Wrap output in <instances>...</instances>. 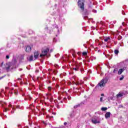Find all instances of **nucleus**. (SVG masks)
Wrapping results in <instances>:
<instances>
[{
  "mask_svg": "<svg viewBox=\"0 0 128 128\" xmlns=\"http://www.w3.org/2000/svg\"><path fill=\"white\" fill-rule=\"evenodd\" d=\"M16 59H13L12 62L4 64V62H2L0 64V67L2 68L4 70H6L7 72H8L10 70L16 68Z\"/></svg>",
  "mask_w": 128,
  "mask_h": 128,
  "instance_id": "nucleus-1",
  "label": "nucleus"
},
{
  "mask_svg": "<svg viewBox=\"0 0 128 128\" xmlns=\"http://www.w3.org/2000/svg\"><path fill=\"white\" fill-rule=\"evenodd\" d=\"M52 29H54V30L56 32V36H58V34H60V30H58V26L56 24H54L52 26L50 24L47 25L45 28V30H46L50 34Z\"/></svg>",
  "mask_w": 128,
  "mask_h": 128,
  "instance_id": "nucleus-2",
  "label": "nucleus"
},
{
  "mask_svg": "<svg viewBox=\"0 0 128 128\" xmlns=\"http://www.w3.org/2000/svg\"><path fill=\"white\" fill-rule=\"evenodd\" d=\"M86 2V0H78V6L80 8L81 12H82V14L84 16H85L84 18V20H86V18H88V17L86 16H88V11L86 10L84 12V2Z\"/></svg>",
  "mask_w": 128,
  "mask_h": 128,
  "instance_id": "nucleus-3",
  "label": "nucleus"
},
{
  "mask_svg": "<svg viewBox=\"0 0 128 128\" xmlns=\"http://www.w3.org/2000/svg\"><path fill=\"white\" fill-rule=\"evenodd\" d=\"M108 78H104L98 84V86H100V88H104V86H106V84L108 83Z\"/></svg>",
  "mask_w": 128,
  "mask_h": 128,
  "instance_id": "nucleus-4",
  "label": "nucleus"
},
{
  "mask_svg": "<svg viewBox=\"0 0 128 128\" xmlns=\"http://www.w3.org/2000/svg\"><path fill=\"white\" fill-rule=\"evenodd\" d=\"M92 122L94 124H100V119H98V118L95 116L92 118Z\"/></svg>",
  "mask_w": 128,
  "mask_h": 128,
  "instance_id": "nucleus-5",
  "label": "nucleus"
},
{
  "mask_svg": "<svg viewBox=\"0 0 128 128\" xmlns=\"http://www.w3.org/2000/svg\"><path fill=\"white\" fill-rule=\"evenodd\" d=\"M82 64V62L77 64H76V67L73 68L74 70H76V72H78V70H80V68Z\"/></svg>",
  "mask_w": 128,
  "mask_h": 128,
  "instance_id": "nucleus-6",
  "label": "nucleus"
},
{
  "mask_svg": "<svg viewBox=\"0 0 128 128\" xmlns=\"http://www.w3.org/2000/svg\"><path fill=\"white\" fill-rule=\"evenodd\" d=\"M48 48H46V50H44L43 51H42V54H40V58H44V56H46L48 54Z\"/></svg>",
  "mask_w": 128,
  "mask_h": 128,
  "instance_id": "nucleus-7",
  "label": "nucleus"
},
{
  "mask_svg": "<svg viewBox=\"0 0 128 128\" xmlns=\"http://www.w3.org/2000/svg\"><path fill=\"white\" fill-rule=\"evenodd\" d=\"M8 108H12V110L11 111V114H14V112H16V108H14V106H12V102H9L8 106Z\"/></svg>",
  "mask_w": 128,
  "mask_h": 128,
  "instance_id": "nucleus-8",
  "label": "nucleus"
},
{
  "mask_svg": "<svg viewBox=\"0 0 128 128\" xmlns=\"http://www.w3.org/2000/svg\"><path fill=\"white\" fill-rule=\"evenodd\" d=\"M25 50L26 52H32V47L30 46H27L25 47Z\"/></svg>",
  "mask_w": 128,
  "mask_h": 128,
  "instance_id": "nucleus-9",
  "label": "nucleus"
},
{
  "mask_svg": "<svg viewBox=\"0 0 128 128\" xmlns=\"http://www.w3.org/2000/svg\"><path fill=\"white\" fill-rule=\"evenodd\" d=\"M126 70V67H124L122 68L119 69V70L118 71V74H122V72H124V70Z\"/></svg>",
  "mask_w": 128,
  "mask_h": 128,
  "instance_id": "nucleus-10",
  "label": "nucleus"
},
{
  "mask_svg": "<svg viewBox=\"0 0 128 128\" xmlns=\"http://www.w3.org/2000/svg\"><path fill=\"white\" fill-rule=\"evenodd\" d=\"M40 56V52L38 51H36L34 52V60H36Z\"/></svg>",
  "mask_w": 128,
  "mask_h": 128,
  "instance_id": "nucleus-11",
  "label": "nucleus"
},
{
  "mask_svg": "<svg viewBox=\"0 0 128 128\" xmlns=\"http://www.w3.org/2000/svg\"><path fill=\"white\" fill-rule=\"evenodd\" d=\"M84 83V81L82 80H80V81H78L76 82H74L73 84H76V86H78L80 84H82Z\"/></svg>",
  "mask_w": 128,
  "mask_h": 128,
  "instance_id": "nucleus-12",
  "label": "nucleus"
},
{
  "mask_svg": "<svg viewBox=\"0 0 128 128\" xmlns=\"http://www.w3.org/2000/svg\"><path fill=\"white\" fill-rule=\"evenodd\" d=\"M27 60H28V62H32V60H34V56L32 55L28 56Z\"/></svg>",
  "mask_w": 128,
  "mask_h": 128,
  "instance_id": "nucleus-13",
  "label": "nucleus"
},
{
  "mask_svg": "<svg viewBox=\"0 0 128 128\" xmlns=\"http://www.w3.org/2000/svg\"><path fill=\"white\" fill-rule=\"evenodd\" d=\"M126 96V93L124 92H120L118 94L116 95L117 98H122Z\"/></svg>",
  "mask_w": 128,
  "mask_h": 128,
  "instance_id": "nucleus-14",
  "label": "nucleus"
},
{
  "mask_svg": "<svg viewBox=\"0 0 128 128\" xmlns=\"http://www.w3.org/2000/svg\"><path fill=\"white\" fill-rule=\"evenodd\" d=\"M70 116L72 118H74L76 116V112L74 110H72L70 112Z\"/></svg>",
  "mask_w": 128,
  "mask_h": 128,
  "instance_id": "nucleus-15",
  "label": "nucleus"
},
{
  "mask_svg": "<svg viewBox=\"0 0 128 128\" xmlns=\"http://www.w3.org/2000/svg\"><path fill=\"white\" fill-rule=\"evenodd\" d=\"M105 118H110V112H107L105 114Z\"/></svg>",
  "mask_w": 128,
  "mask_h": 128,
  "instance_id": "nucleus-16",
  "label": "nucleus"
},
{
  "mask_svg": "<svg viewBox=\"0 0 128 128\" xmlns=\"http://www.w3.org/2000/svg\"><path fill=\"white\" fill-rule=\"evenodd\" d=\"M109 40H110V36L106 37V38L104 39V42H110Z\"/></svg>",
  "mask_w": 128,
  "mask_h": 128,
  "instance_id": "nucleus-17",
  "label": "nucleus"
},
{
  "mask_svg": "<svg viewBox=\"0 0 128 128\" xmlns=\"http://www.w3.org/2000/svg\"><path fill=\"white\" fill-rule=\"evenodd\" d=\"M118 52H120V51L118 50H114V53L116 56H118Z\"/></svg>",
  "mask_w": 128,
  "mask_h": 128,
  "instance_id": "nucleus-18",
  "label": "nucleus"
},
{
  "mask_svg": "<svg viewBox=\"0 0 128 128\" xmlns=\"http://www.w3.org/2000/svg\"><path fill=\"white\" fill-rule=\"evenodd\" d=\"M8 110H10V109L8 108H4V110L3 111L4 112H8Z\"/></svg>",
  "mask_w": 128,
  "mask_h": 128,
  "instance_id": "nucleus-19",
  "label": "nucleus"
},
{
  "mask_svg": "<svg viewBox=\"0 0 128 128\" xmlns=\"http://www.w3.org/2000/svg\"><path fill=\"white\" fill-rule=\"evenodd\" d=\"M108 110V108L106 107H103L101 108V110H102V112H106V110Z\"/></svg>",
  "mask_w": 128,
  "mask_h": 128,
  "instance_id": "nucleus-20",
  "label": "nucleus"
},
{
  "mask_svg": "<svg viewBox=\"0 0 128 128\" xmlns=\"http://www.w3.org/2000/svg\"><path fill=\"white\" fill-rule=\"evenodd\" d=\"M80 72H82V74L83 72H84V68H82V66H81V67L80 68Z\"/></svg>",
  "mask_w": 128,
  "mask_h": 128,
  "instance_id": "nucleus-21",
  "label": "nucleus"
},
{
  "mask_svg": "<svg viewBox=\"0 0 128 128\" xmlns=\"http://www.w3.org/2000/svg\"><path fill=\"white\" fill-rule=\"evenodd\" d=\"M118 68H115L113 70L114 74H116V72H118Z\"/></svg>",
  "mask_w": 128,
  "mask_h": 128,
  "instance_id": "nucleus-22",
  "label": "nucleus"
},
{
  "mask_svg": "<svg viewBox=\"0 0 128 128\" xmlns=\"http://www.w3.org/2000/svg\"><path fill=\"white\" fill-rule=\"evenodd\" d=\"M29 34H34V31L32 30H30L28 32Z\"/></svg>",
  "mask_w": 128,
  "mask_h": 128,
  "instance_id": "nucleus-23",
  "label": "nucleus"
},
{
  "mask_svg": "<svg viewBox=\"0 0 128 128\" xmlns=\"http://www.w3.org/2000/svg\"><path fill=\"white\" fill-rule=\"evenodd\" d=\"M80 106V104H78L77 105L74 106V108H76Z\"/></svg>",
  "mask_w": 128,
  "mask_h": 128,
  "instance_id": "nucleus-24",
  "label": "nucleus"
},
{
  "mask_svg": "<svg viewBox=\"0 0 128 128\" xmlns=\"http://www.w3.org/2000/svg\"><path fill=\"white\" fill-rule=\"evenodd\" d=\"M53 74H54L55 76H56V74H58V70H54L52 72Z\"/></svg>",
  "mask_w": 128,
  "mask_h": 128,
  "instance_id": "nucleus-25",
  "label": "nucleus"
},
{
  "mask_svg": "<svg viewBox=\"0 0 128 128\" xmlns=\"http://www.w3.org/2000/svg\"><path fill=\"white\" fill-rule=\"evenodd\" d=\"M106 58H108L109 60L112 59V56H110L108 54L106 55Z\"/></svg>",
  "mask_w": 128,
  "mask_h": 128,
  "instance_id": "nucleus-26",
  "label": "nucleus"
},
{
  "mask_svg": "<svg viewBox=\"0 0 128 128\" xmlns=\"http://www.w3.org/2000/svg\"><path fill=\"white\" fill-rule=\"evenodd\" d=\"M18 92V90H14V94H16V96H17Z\"/></svg>",
  "mask_w": 128,
  "mask_h": 128,
  "instance_id": "nucleus-27",
  "label": "nucleus"
},
{
  "mask_svg": "<svg viewBox=\"0 0 128 128\" xmlns=\"http://www.w3.org/2000/svg\"><path fill=\"white\" fill-rule=\"evenodd\" d=\"M122 14H123V16H126V12H124V10H122Z\"/></svg>",
  "mask_w": 128,
  "mask_h": 128,
  "instance_id": "nucleus-28",
  "label": "nucleus"
},
{
  "mask_svg": "<svg viewBox=\"0 0 128 128\" xmlns=\"http://www.w3.org/2000/svg\"><path fill=\"white\" fill-rule=\"evenodd\" d=\"M86 54H88V52H82V56H86Z\"/></svg>",
  "mask_w": 128,
  "mask_h": 128,
  "instance_id": "nucleus-29",
  "label": "nucleus"
},
{
  "mask_svg": "<svg viewBox=\"0 0 128 128\" xmlns=\"http://www.w3.org/2000/svg\"><path fill=\"white\" fill-rule=\"evenodd\" d=\"M54 66H55V68H58V64H55L54 65Z\"/></svg>",
  "mask_w": 128,
  "mask_h": 128,
  "instance_id": "nucleus-30",
  "label": "nucleus"
},
{
  "mask_svg": "<svg viewBox=\"0 0 128 128\" xmlns=\"http://www.w3.org/2000/svg\"><path fill=\"white\" fill-rule=\"evenodd\" d=\"M124 80V76L120 78V80Z\"/></svg>",
  "mask_w": 128,
  "mask_h": 128,
  "instance_id": "nucleus-31",
  "label": "nucleus"
},
{
  "mask_svg": "<svg viewBox=\"0 0 128 128\" xmlns=\"http://www.w3.org/2000/svg\"><path fill=\"white\" fill-rule=\"evenodd\" d=\"M6 58L7 60H8V58H10V56L6 55Z\"/></svg>",
  "mask_w": 128,
  "mask_h": 128,
  "instance_id": "nucleus-32",
  "label": "nucleus"
},
{
  "mask_svg": "<svg viewBox=\"0 0 128 128\" xmlns=\"http://www.w3.org/2000/svg\"><path fill=\"white\" fill-rule=\"evenodd\" d=\"M51 90H52V88L51 87H48V90H49V92H50Z\"/></svg>",
  "mask_w": 128,
  "mask_h": 128,
  "instance_id": "nucleus-33",
  "label": "nucleus"
},
{
  "mask_svg": "<svg viewBox=\"0 0 128 128\" xmlns=\"http://www.w3.org/2000/svg\"><path fill=\"white\" fill-rule=\"evenodd\" d=\"M5 76H6V75H4V76L0 77V80H2V78H4Z\"/></svg>",
  "mask_w": 128,
  "mask_h": 128,
  "instance_id": "nucleus-34",
  "label": "nucleus"
},
{
  "mask_svg": "<svg viewBox=\"0 0 128 128\" xmlns=\"http://www.w3.org/2000/svg\"><path fill=\"white\" fill-rule=\"evenodd\" d=\"M68 100H70V98H72V97H70V96H68Z\"/></svg>",
  "mask_w": 128,
  "mask_h": 128,
  "instance_id": "nucleus-35",
  "label": "nucleus"
},
{
  "mask_svg": "<svg viewBox=\"0 0 128 128\" xmlns=\"http://www.w3.org/2000/svg\"><path fill=\"white\" fill-rule=\"evenodd\" d=\"M52 80H56V78L53 77V78H52Z\"/></svg>",
  "mask_w": 128,
  "mask_h": 128,
  "instance_id": "nucleus-36",
  "label": "nucleus"
},
{
  "mask_svg": "<svg viewBox=\"0 0 128 128\" xmlns=\"http://www.w3.org/2000/svg\"><path fill=\"white\" fill-rule=\"evenodd\" d=\"M92 12H93L96 13V10H93Z\"/></svg>",
  "mask_w": 128,
  "mask_h": 128,
  "instance_id": "nucleus-37",
  "label": "nucleus"
},
{
  "mask_svg": "<svg viewBox=\"0 0 128 128\" xmlns=\"http://www.w3.org/2000/svg\"><path fill=\"white\" fill-rule=\"evenodd\" d=\"M100 102H102V97L100 98Z\"/></svg>",
  "mask_w": 128,
  "mask_h": 128,
  "instance_id": "nucleus-38",
  "label": "nucleus"
},
{
  "mask_svg": "<svg viewBox=\"0 0 128 128\" xmlns=\"http://www.w3.org/2000/svg\"><path fill=\"white\" fill-rule=\"evenodd\" d=\"M60 56V54H58L57 55H55L56 58H58Z\"/></svg>",
  "mask_w": 128,
  "mask_h": 128,
  "instance_id": "nucleus-39",
  "label": "nucleus"
},
{
  "mask_svg": "<svg viewBox=\"0 0 128 128\" xmlns=\"http://www.w3.org/2000/svg\"><path fill=\"white\" fill-rule=\"evenodd\" d=\"M66 124H68V123L66 122H64V126H66Z\"/></svg>",
  "mask_w": 128,
  "mask_h": 128,
  "instance_id": "nucleus-40",
  "label": "nucleus"
},
{
  "mask_svg": "<svg viewBox=\"0 0 128 128\" xmlns=\"http://www.w3.org/2000/svg\"><path fill=\"white\" fill-rule=\"evenodd\" d=\"M40 72V70H36V72Z\"/></svg>",
  "mask_w": 128,
  "mask_h": 128,
  "instance_id": "nucleus-41",
  "label": "nucleus"
},
{
  "mask_svg": "<svg viewBox=\"0 0 128 128\" xmlns=\"http://www.w3.org/2000/svg\"><path fill=\"white\" fill-rule=\"evenodd\" d=\"M16 108H20V106H16Z\"/></svg>",
  "mask_w": 128,
  "mask_h": 128,
  "instance_id": "nucleus-42",
  "label": "nucleus"
},
{
  "mask_svg": "<svg viewBox=\"0 0 128 128\" xmlns=\"http://www.w3.org/2000/svg\"><path fill=\"white\" fill-rule=\"evenodd\" d=\"M22 68H19V71L20 72H22Z\"/></svg>",
  "mask_w": 128,
  "mask_h": 128,
  "instance_id": "nucleus-43",
  "label": "nucleus"
},
{
  "mask_svg": "<svg viewBox=\"0 0 128 128\" xmlns=\"http://www.w3.org/2000/svg\"><path fill=\"white\" fill-rule=\"evenodd\" d=\"M120 36V38H118V40H122V36Z\"/></svg>",
  "mask_w": 128,
  "mask_h": 128,
  "instance_id": "nucleus-44",
  "label": "nucleus"
},
{
  "mask_svg": "<svg viewBox=\"0 0 128 128\" xmlns=\"http://www.w3.org/2000/svg\"><path fill=\"white\" fill-rule=\"evenodd\" d=\"M104 94H101L102 96H104Z\"/></svg>",
  "mask_w": 128,
  "mask_h": 128,
  "instance_id": "nucleus-45",
  "label": "nucleus"
},
{
  "mask_svg": "<svg viewBox=\"0 0 128 128\" xmlns=\"http://www.w3.org/2000/svg\"><path fill=\"white\" fill-rule=\"evenodd\" d=\"M22 80V78H18V80Z\"/></svg>",
  "mask_w": 128,
  "mask_h": 128,
  "instance_id": "nucleus-46",
  "label": "nucleus"
},
{
  "mask_svg": "<svg viewBox=\"0 0 128 128\" xmlns=\"http://www.w3.org/2000/svg\"><path fill=\"white\" fill-rule=\"evenodd\" d=\"M34 128H40V126H38V127H35Z\"/></svg>",
  "mask_w": 128,
  "mask_h": 128,
  "instance_id": "nucleus-47",
  "label": "nucleus"
},
{
  "mask_svg": "<svg viewBox=\"0 0 128 128\" xmlns=\"http://www.w3.org/2000/svg\"><path fill=\"white\" fill-rule=\"evenodd\" d=\"M52 114L56 115V112H53Z\"/></svg>",
  "mask_w": 128,
  "mask_h": 128,
  "instance_id": "nucleus-48",
  "label": "nucleus"
},
{
  "mask_svg": "<svg viewBox=\"0 0 128 128\" xmlns=\"http://www.w3.org/2000/svg\"><path fill=\"white\" fill-rule=\"evenodd\" d=\"M54 40H56V38H54L53 40V42H54Z\"/></svg>",
  "mask_w": 128,
  "mask_h": 128,
  "instance_id": "nucleus-49",
  "label": "nucleus"
},
{
  "mask_svg": "<svg viewBox=\"0 0 128 128\" xmlns=\"http://www.w3.org/2000/svg\"><path fill=\"white\" fill-rule=\"evenodd\" d=\"M22 96H24V94H22Z\"/></svg>",
  "mask_w": 128,
  "mask_h": 128,
  "instance_id": "nucleus-50",
  "label": "nucleus"
},
{
  "mask_svg": "<svg viewBox=\"0 0 128 128\" xmlns=\"http://www.w3.org/2000/svg\"><path fill=\"white\" fill-rule=\"evenodd\" d=\"M122 24L123 26H124V22H122Z\"/></svg>",
  "mask_w": 128,
  "mask_h": 128,
  "instance_id": "nucleus-51",
  "label": "nucleus"
},
{
  "mask_svg": "<svg viewBox=\"0 0 128 128\" xmlns=\"http://www.w3.org/2000/svg\"><path fill=\"white\" fill-rule=\"evenodd\" d=\"M48 82H49V84H50V82H52L50 81H48Z\"/></svg>",
  "mask_w": 128,
  "mask_h": 128,
  "instance_id": "nucleus-52",
  "label": "nucleus"
},
{
  "mask_svg": "<svg viewBox=\"0 0 128 128\" xmlns=\"http://www.w3.org/2000/svg\"><path fill=\"white\" fill-rule=\"evenodd\" d=\"M114 24H116V22L114 21Z\"/></svg>",
  "mask_w": 128,
  "mask_h": 128,
  "instance_id": "nucleus-53",
  "label": "nucleus"
},
{
  "mask_svg": "<svg viewBox=\"0 0 128 128\" xmlns=\"http://www.w3.org/2000/svg\"><path fill=\"white\" fill-rule=\"evenodd\" d=\"M88 62H90V60H88L87 61Z\"/></svg>",
  "mask_w": 128,
  "mask_h": 128,
  "instance_id": "nucleus-54",
  "label": "nucleus"
},
{
  "mask_svg": "<svg viewBox=\"0 0 128 128\" xmlns=\"http://www.w3.org/2000/svg\"><path fill=\"white\" fill-rule=\"evenodd\" d=\"M61 104H62L63 102L62 101H60Z\"/></svg>",
  "mask_w": 128,
  "mask_h": 128,
  "instance_id": "nucleus-55",
  "label": "nucleus"
},
{
  "mask_svg": "<svg viewBox=\"0 0 128 128\" xmlns=\"http://www.w3.org/2000/svg\"><path fill=\"white\" fill-rule=\"evenodd\" d=\"M14 86H16V85L15 84H14Z\"/></svg>",
  "mask_w": 128,
  "mask_h": 128,
  "instance_id": "nucleus-56",
  "label": "nucleus"
},
{
  "mask_svg": "<svg viewBox=\"0 0 128 128\" xmlns=\"http://www.w3.org/2000/svg\"><path fill=\"white\" fill-rule=\"evenodd\" d=\"M52 99L50 100V102H52Z\"/></svg>",
  "mask_w": 128,
  "mask_h": 128,
  "instance_id": "nucleus-57",
  "label": "nucleus"
},
{
  "mask_svg": "<svg viewBox=\"0 0 128 128\" xmlns=\"http://www.w3.org/2000/svg\"><path fill=\"white\" fill-rule=\"evenodd\" d=\"M22 84V82H20V84Z\"/></svg>",
  "mask_w": 128,
  "mask_h": 128,
  "instance_id": "nucleus-58",
  "label": "nucleus"
},
{
  "mask_svg": "<svg viewBox=\"0 0 128 128\" xmlns=\"http://www.w3.org/2000/svg\"><path fill=\"white\" fill-rule=\"evenodd\" d=\"M28 84V83H25V84Z\"/></svg>",
  "mask_w": 128,
  "mask_h": 128,
  "instance_id": "nucleus-59",
  "label": "nucleus"
},
{
  "mask_svg": "<svg viewBox=\"0 0 128 128\" xmlns=\"http://www.w3.org/2000/svg\"><path fill=\"white\" fill-rule=\"evenodd\" d=\"M91 128H94V127H92Z\"/></svg>",
  "mask_w": 128,
  "mask_h": 128,
  "instance_id": "nucleus-60",
  "label": "nucleus"
}]
</instances>
